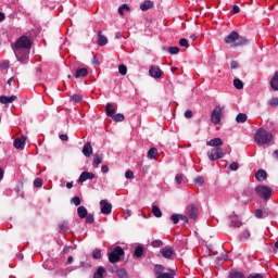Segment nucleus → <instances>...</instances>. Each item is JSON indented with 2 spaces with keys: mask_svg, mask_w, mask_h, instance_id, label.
Returning <instances> with one entry per match:
<instances>
[{
  "mask_svg": "<svg viewBox=\"0 0 278 278\" xmlns=\"http://www.w3.org/2000/svg\"><path fill=\"white\" fill-rule=\"evenodd\" d=\"M170 220H173L174 225H177L179 223V214L172 215Z\"/></svg>",
  "mask_w": 278,
  "mask_h": 278,
  "instance_id": "49530a36",
  "label": "nucleus"
},
{
  "mask_svg": "<svg viewBox=\"0 0 278 278\" xmlns=\"http://www.w3.org/2000/svg\"><path fill=\"white\" fill-rule=\"evenodd\" d=\"M31 50V39L27 36L20 37L14 46L13 51L15 53L16 59L22 64H25L27 60H29V51Z\"/></svg>",
  "mask_w": 278,
  "mask_h": 278,
  "instance_id": "f257e3e1",
  "label": "nucleus"
},
{
  "mask_svg": "<svg viewBox=\"0 0 278 278\" xmlns=\"http://www.w3.org/2000/svg\"><path fill=\"white\" fill-rule=\"evenodd\" d=\"M254 214H255L256 218H263V216H264V212L260 208L256 210Z\"/></svg>",
  "mask_w": 278,
  "mask_h": 278,
  "instance_id": "3c124183",
  "label": "nucleus"
},
{
  "mask_svg": "<svg viewBox=\"0 0 278 278\" xmlns=\"http://www.w3.org/2000/svg\"><path fill=\"white\" fill-rule=\"evenodd\" d=\"M225 112V106L223 105H216L214 110L211 113V122L213 125H220V121H223Z\"/></svg>",
  "mask_w": 278,
  "mask_h": 278,
  "instance_id": "7ed1b4c3",
  "label": "nucleus"
},
{
  "mask_svg": "<svg viewBox=\"0 0 278 278\" xmlns=\"http://www.w3.org/2000/svg\"><path fill=\"white\" fill-rule=\"evenodd\" d=\"M125 10H126L127 12H129V7H128L127 4H123V5L118 9V14H119L121 16H125Z\"/></svg>",
  "mask_w": 278,
  "mask_h": 278,
  "instance_id": "c9c22d12",
  "label": "nucleus"
},
{
  "mask_svg": "<svg viewBox=\"0 0 278 278\" xmlns=\"http://www.w3.org/2000/svg\"><path fill=\"white\" fill-rule=\"evenodd\" d=\"M206 155L211 162H216V160H223L226 153L223 148H213L207 151Z\"/></svg>",
  "mask_w": 278,
  "mask_h": 278,
  "instance_id": "39448f33",
  "label": "nucleus"
},
{
  "mask_svg": "<svg viewBox=\"0 0 278 278\" xmlns=\"http://www.w3.org/2000/svg\"><path fill=\"white\" fill-rule=\"evenodd\" d=\"M166 51H168V53L172 55H177V53H179V47H169L166 48Z\"/></svg>",
  "mask_w": 278,
  "mask_h": 278,
  "instance_id": "72a5a7b5",
  "label": "nucleus"
},
{
  "mask_svg": "<svg viewBox=\"0 0 278 278\" xmlns=\"http://www.w3.org/2000/svg\"><path fill=\"white\" fill-rule=\"evenodd\" d=\"M86 223H87L88 225H92V223H94V215H92V214H87V216H86Z\"/></svg>",
  "mask_w": 278,
  "mask_h": 278,
  "instance_id": "ea45409f",
  "label": "nucleus"
},
{
  "mask_svg": "<svg viewBox=\"0 0 278 278\" xmlns=\"http://www.w3.org/2000/svg\"><path fill=\"white\" fill-rule=\"evenodd\" d=\"M192 116H193L192 111L187 110V111L185 112V118H192Z\"/></svg>",
  "mask_w": 278,
  "mask_h": 278,
  "instance_id": "6e6d98bb",
  "label": "nucleus"
},
{
  "mask_svg": "<svg viewBox=\"0 0 278 278\" xmlns=\"http://www.w3.org/2000/svg\"><path fill=\"white\" fill-rule=\"evenodd\" d=\"M92 257H93V260H101V250L96 249V250L92 252Z\"/></svg>",
  "mask_w": 278,
  "mask_h": 278,
  "instance_id": "4c0bfd02",
  "label": "nucleus"
},
{
  "mask_svg": "<svg viewBox=\"0 0 278 278\" xmlns=\"http://www.w3.org/2000/svg\"><path fill=\"white\" fill-rule=\"evenodd\" d=\"M0 67L1 68H10V63L9 62L2 63V64H0Z\"/></svg>",
  "mask_w": 278,
  "mask_h": 278,
  "instance_id": "0e129e2a",
  "label": "nucleus"
},
{
  "mask_svg": "<svg viewBox=\"0 0 278 278\" xmlns=\"http://www.w3.org/2000/svg\"><path fill=\"white\" fill-rule=\"evenodd\" d=\"M77 214H78L79 218H86L88 216V210L85 208V206H79L77 208Z\"/></svg>",
  "mask_w": 278,
  "mask_h": 278,
  "instance_id": "393cba45",
  "label": "nucleus"
},
{
  "mask_svg": "<svg viewBox=\"0 0 278 278\" xmlns=\"http://www.w3.org/2000/svg\"><path fill=\"white\" fill-rule=\"evenodd\" d=\"M254 141L256 142V144H258V147H264V144H270V142H273V134L264 128H260L258 130H256Z\"/></svg>",
  "mask_w": 278,
  "mask_h": 278,
  "instance_id": "f03ea898",
  "label": "nucleus"
},
{
  "mask_svg": "<svg viewBox=\"0 0 278 278\" xmlns=\"http://www.w3.org/2000/svg\"><path fill=\"white\" fill-rule=\"evenodd\" d=\"M270 86H271L273 90L278 91V72H276L275 75L273 76V78L270 80Z\"/></svg>",
  "mask_w": 278,
  "mask_h": 278,
  "instance_id": "5701e85b",
  "label": "nucleus"
},
{
  "mask_svg": "<svg viewBox=\"0 0 278 278\" xmlns=\"http://www.w3.org/2000/svg\"><path fill=\"white\" fill-rule=\"evenodd\" d=\"M232 227H242V222H240L238 218L232 219Z\"/></svg>",
  "mask_w": 278,
  "mask_h": 278,
  "instance_id": "de8ad7c7",
  "label": "nucleus"
},
{
  "mask_svg": "<svg viewBox=\"0 0 278 278\" xmlns=\"http://www.w3.org/2000/svg\"><path fill=\"white\" fill-rule=\"evenodd\" d=\"M103 275H105V269L103 267H99L93 274V278H103Z\"/></svg>",
  "mask_w": 278,
  "mask_h": 278,
  "instance_id": "7c9ffc66",
  "label": "nucleus"
},
{
  "mask_svg": "<svg viewBox=\"0 0 278 278\" xmlns=\"http://www.w3.org/2000/svg\"><path fill=\"white\" fill-rule=\"evenodd\" d=\"M179 220H184L185 223H188V215H178Z\"/></svg>",
  "mask_w": 278,
  "mask_h": 278,
  "instance_id": "13d9d810",
  "label": "nucleus"
},
{
  "mask_svg": "<svg viewBox=\"0 0 278 278\" xmlns=\"http://www.w3.org/2000/svg\"><path fill=\"white\" fill-rule=\"evenodd\" d=\"M122 37H123V33L118 31V33L115 34V38H117V39H121Z\"/></svg>",
  "mask_w": 278,
  "mask_h": 278,
  "instance_id": "338daca9",
  "label": "nucleus"
},
{
  "mask_svg": "<svg viewBox=\"0 0 278 278\" xmlns=\"http://www.w3.org/2000/svg\"><path fill=\"white\" fill-rule=\"evenodd\" d=\"M230 169L231 170H238V163L233 162L230 164Z\"/></svg>",
  "mask_w": 278,
  "mask_h": 278,
  "instance_id": "4d7b16f0",
  "label": "nucleus"
},
{
  "mask_svg": "<svg viewBox=\"0 0 278 278\" xmlns=\"http://www.w3.org/2000/svg\"><path fill=\"white\" fill-rule=\"evenodd\" d=\"M228 278H244V274L242 271L231 270Z\"/></svg>",
  "mask_w": 278,
  "mask_h": 278,
  "instance_id": "c756f323",
  "label": "nucleus"
},
{
  "mask_svg": "<svg viewBox=\"0 0 278 278\" xmlns=\"http://www.w3.org/2000/svg\"><path fill=\"white\" fill-rule=\"evenodd\" d=\"M154 275L156 278H175L173 273H164V267L162 265L154 266Z\"/></svg>",
  "mask_w": 278,
  "mask_h": 278,
  "instance_id": "0eeeda50",
  "label": "nucleus"
},
{
  "mask_svg": "<svg viewBox=\"0 0 278 278\" xmlns=\"http://www.w3.org/2000/svg\"><path fill=\"white\" fill-rule=\"evenodd\" d=\"M100 206L102 214H112V203L108 202V200H101Z\"/></svg>",
  "mask_w": 278,
  "mask_h": 278,
  "instance_id": "9d476101",
  "label": "nucleus"
},
{
  "mask_svg": "<svg viewBox=\"0 0 278 278\" xmlns=\"http://www.w3.org/2000/svg\"><path fill=\"white\" fill-rule=\"evenodd\" d=\"M111 118H113V121H115V123H123V121H125V115L118 113L113 115Z\"/></svg>",
  "mask_w": 278,
  "mask_h": 278,
  "instance_id": "473e14b6",
  "label": "nucleus"
},
{
  "mask_svg": "<svg viewBox=\"0 0 278 278\" xmlns=\"http://www.w3.org/2000/svg\"><path fill=\"white\" fill-rule=\"evenodd\" d=\"M27 140L26 136H21L20 138H16L14 140V147L15 149H25V142Z\"/></svg>",
  "mask_w": 278,
  "mask_h": 278,
  "instance_id": "4468645a",
  "label": "nucleus"
},
{
  "mask_svg": "<svg viewBox=\"0 0 278 278\" xmlns=\"http://www.w3.org/2000/svg\"><path fill=\"white\" fill-rule=\"evenodd\" d=\"M86 76H88V68L86 67H78L74 74V77H76V79H80L81 77Z\"/></svg>",
  "mask_w": 278,
  "mask_h": 278,
  "instance_id": "f3484780",
  "label": "nucleus"
},
{
  "mask_svg": "<svg viewBox=\"0 0 278 278\" xmlns=\"http://www.w3.org/2000/svg\"><path fill=\"white\" fill-rule=\"evenodd\" d=\"M125 177H126V179H134V172L127 170V172L125 173Z\"/></svg>",
  "mask_w": 278,
  "mask_h": 278,
  "instance_id": "603ef678",
  "label": "nucleus"
},
{
  "mask_svg": "<svg viewBox=\"0 0 278 278\" xmlns=\"http://www.w3.org/2000/svg\"><path fill=\"white\" fill-rule=\"evenodd\" d=\"M248 119H249V116H247V114L244 113H239L236 117L237 123H247Z\"/></svg>",
  "mask_w": 278,
  "mask_h": 278,
  "instance_id": "cd10ccee",
  "label": "nucleus"
},
{
  "mask_svg": "<svg viewBox=\"0 0 278 278\" xmlns=\"http://www.w3.org/2000/svg\"><path fill=\"white\" fill-rule=\"evenodd\" d=\"M232 12H233L235 14H238V13L240 12V7H239V5H233V7H232Z\"/></svg>",
  "mask_w": 278,
  "mask_h": 278,
  "instance_id": "052dcab7",
  "label": "nucleus"
},
{
  "mask_svg": "<svg viewBox=\"0 0 278 278\" xmlns=\"http://www.w3.org/2000/svg\"><path fill=\"white\" fill-rule=\"evenodd\" d=\"M35 188H42V179L36 178L34 181Z\"/></svg>",
  "mask_w": 278,
  "mask_h": 278,
  "instance_id": "c03bdc74",
  "label": "nucleus"
},
{
  "mask_svg": "<svg viewBox=\"0 0 278 278\" xmlns=\"http://www.w3.org/2000/svg\"><path fill=\"white\" fill-rule=\"evenodd\" d=\"M179 45H180V47H186V49H188V47H190V45L188 43V39H186V38L180 39Z\"/></svg>",
  "mask_w": 278,
  "mask_h": 278,
  "instance_id": "37998d69",
  "label": "nucleus"
},
{
  "mask_svg": "<svg viewBox=\"0 0 278 278\" xmlns=\"http://www.w3.org/2000/svg\"><path fill=\"white\" fill-rule=\"evenodd\" d=\"M14 101H16V96H1L0 97V103H2V105H8V103H14Z\"/></svg>",
  "mask_w": 278,
  "mask_h": 278,
  "instance_id": "a211bd4d",
  "label": "nucleus"
},
{
  "mask_svg": "<svg viewBox=\"0 0 278 278\" xmlns=\"http://www.w3.org/2000/svg\"><path fill=\"white\" fill-rule=\"evenodd\" d=\"M256 194H258L261 197V199H270V197H273V190H270V188L266 187V186H258L255 189Z\"/></svg>",
  "mask_w": 278,
  "mask_h": 278,
  "instance_id": "423d86ee",
  "label": "nucleus"
},
{
  "mask_svg": "<svg viewBox=\"0 0 278 278\" xmlns=\"http://www.w3.org/2000/svg\"><path fill=\"white\" fill-rule=\"evenodd\" d=\"M143 253H144V249H142V247H137L135 249V257H142Z\"/></svg>",
  "mask_w": 278,
  "mask_h": 278,
  "instance_id": "f704fd0d",
  "label": "nucleus"
},
{
  "mask_svg": "<svg viewBox=\"0 0 278 278\" xmlns=\"http://www.w3.org/2000/svg\"><path fill=\"white\" fill-rule=\"evenodd\" d=\"M233 86L235 88H237V90H242V88H244V83H242V80L237 78L233 80Z\"/></svg>",
  "mask_w": 278,
  "mask_h": 278,
  "instance_id": "2f4dec72",
  "label": "nucleus"
},
{
  "mask_svg": "<svg viewBox=\"0 0 278 278\" xmlns=\"http://www.w3.org/2000/svg\"><path fill=\"white\" fill-rule=\"evenodd\" d=\"M184 179V176L181 174H177L175 177L176 182L179 185L181 184V180Z\"/></svg>",
  "mask_w": 278,
  "mask_h": 278,
  "instance_id": "864d4df0",
  "label": "nucleus"
},
{
  "mask_svg": "<svg viewBox=\"0 0 278 278\" xmlns=\"http://www.w3.org/2000/svg\"><path fill=\"white\" fill-rule=\"evenodd\" d=\"M243 238H251V232H249V230H244L242 233Z\"/></svg>",
  "mask_w": 278,
  "mask_h": 278,
  "instance_id": "680f3d73",
  "label": "nucleus"
},
{
  "mask_svg": "<svg viewBox=\"0 0 278 278\" xmlns=\"http://www.w3.org/2000/svg\"><path fill=\"white\" fill-rule=\"evenodd\" d=\"M157 150L155 148H151L149 151H148V157L149 160H157Z\"/></svg>",
  "mask_w": 278,
  "mask_h": 278,
  "instance_id": "bb28decb",
  "label": "nucleus"
},
{
  "mask_svg": "<svg viewBox=\"0 0 278 278\" xmlns=\"http://www.w3.org/2000/svg\"><path fill=\"white\" fill-rule=\"evenodd\" d=\"M110 251L111 252H109V262H111V264H116V262H121V257L125 255V251L118 245L114 249L110 248Z\"/></svg>",
  "mask_w": 278,
  "mask_h": 278,
  "instance_id": "20e7f679",
  "label": "nucleus"
},
{
  "mask_svg": "<svg viewBox=\"0 0 278 278\" xmlns=\"http://www.w3.org/2000/svg\"><path fill=\"white\" fill-rule=\"evenodd\" d=\"M66 229H68V224L63 223L60 225V231H66Z\"/></svg>",
  "mask_w": 278,
  "mask_h": 278,
  "instance_id": "5fc2aeb1",
  "label": "nucleus"
},
{
  "mask_svg": "<svg viewBox=\"0 0 278 278\" xmlns=\"http://www.w3.org/2000/svg\"><path fill=\"white\" fill-rule=\"evenodd\" d=\"M88 179H94V174L91 172H83L78 178L79 184H84V181H88Z\"/></svg>",
  "mask_w": 278,
  "mask_h": 278,
  "instance_id": "f8f14e48",
  "label": "nucleus"
},
{
  "mask_svg": "<svg viewBox=\"0 0 278 278\" xmlns=\"http://www.w3.org/2000/svg\"><path fill=\"white\" fill-rule=\"evenodd\" d=\"M118 72H119V74L121 75H127V66H125V65H119L118 66Z\"/></svg>",
  "mask_w": 278,
  "mask_h": 278,
  "instance_id": "79ce46f5",
  "label": "nucleus"
},
{
  "mask_svg": "<svg viewBox=\"0 0 278 278\" xmlns=\"http://www.w3.org/2000/svg\"><path fill=\"white\" fill-rule=\"evenodd\" d=\"M204 179H203V177H201V176H198L195 179H194V184H197L198 186H203V184H204Z\"/></svg>",
  "mask_w": 278,
  "mask_h": 278,
  "instance_id": "a18cd8bd",
  "label": "nucleus"
},
{
  "mask_svg": "<svg viewBox=\"0 0 278 278\" xmlns=\"http://www.w3.org/2000/svg\"><path fill=\"white\" fill-rule=\"evenodd\" d=\"M83 154L85 155V157H90V155H92V146L90 144V142H87L84 146Z\"/></svg>",
  "mask_w": 278,
  "mask_h": 278,
  "instance_id": "6ab92c4d",
  "label": "nucleus"
},
{
  "mask_svg": "<svg viewBox=\"0 0 278 278\" xmlns=\"http://www.w3.org/2000/svg\"><path fill=\"white\" fill-rule=\"evenodd\" d=\"M237 38H238V33L237 31H232L231 34L226 36L225 42H226V45H230V47H233V45H236V39Z\"/></svg>",
  "mask_w": 278,
  "mask_h": 278,
  "instance_id": "ddd939ff",
  "label": "nucleus"
},
{
  "mask_svg": "<svg viewBox=\"0 0 278 278\" xmlns=\"http://www.w3.org/2000/svg\"><path fill=\"white\" fill-rule=\"evenodd\" d=\"M103 162V154H94L93 156V167L99 168V164Z\"/></svg>",
  "mask_w": 278,
  "mask_h": 278,
  "instance_id": "4be33fe9",
  "label": "nucleus"
},
{
  "mask_svg": "<svg viewBox=\"0 0 278 278\" xmlns=\"http://www.w3.org/2000/svg\"><path fill=\"white\" fill-rule=\"evenodd\" d=\"M105 112H106V116H114V114H116V106H114V104H110L108 103L105 106Z\"/></svg>",
  "mask_w": 278,
  "mask_h": 278,
  "instance_id": "412c9836",
  "label": "nucleus"
},
{
  "mask_svg": "<svg viewBox=\"0 0 278 278\" xmlns=\"http://www.w3.org/2000/svg\"><path fill=\"white\" fill-rule=\"evenodd\" d=\"M151 8H153V2L151 0H147L140 5L142 12H147V10H151Z\"/></svg>",
  "mask_w": 278,
  "mask_h": 278,
  "instance_id": "b1692460",
  "label": "nucleus"
},
{
  "mask_svg": "<svg viewBox=\"0 0 278 278\" xmlns=\"http://www.w3.org/2000/svg\"><path fill=\"white\" fill-rule=\"evenodd\" d=\"M160 253L162 254L165 260H173V256L175 255V250L170 247H165L161 249Z\"/></svg>",
  "mask_w": 278,
  "mask_h": 278,
  "instance_id": "9b49d317",
  "label": "nucleus"
},
{
  "mask_svg": "<svg viewBox=\"0 0 278 278\" xmlns=\"http://www.w3.org/2000/svg\"><path fill=\"white\" fill-rule=\"evenodd\" d=\"M268 104L271 105V108H277V105H278V98H271L268 101Z\"/></svg>",
  "mask_w": 278,
  "mask_h": 278,
  "instance_id": "a19ab883",
  "label": "nucleus"
},
{
  "mask_svg": "<svg viewBox=\"0 0 278 278\" xmlns=\"http://www.w3.org/2000/svg\"><path fill=\"white\" fill-rule=\"evenodd\" d=\"M152 247H153L154 249H160V247H164V242H162V240H154V241L152 242Z\"/></svg>",
  "mask_w": 278,
  "mask_h": 278,
  "instance_id": "58836bf2",
  "label": "nucleus"
},
{
  "mask_svg": "<svg viewBox=\"0 0 278 278\" xmlns=\"http://www.w3.org/2000/svg\"><path fill=\"white\" fill-rule=\"evenodd\" d=\"M81 96H79V94H74L73 97H72V101H74V103H79L80 101H81Z\"/></svg>",
  "mask_w": 278,
  "mask_h": 278,
  "instance_id": "09e8293b",
  "label": "nucleus"
},
{
  "mask_svg": "<svg viewBox=\"0 0 278 278\" xmlns=\"http://www.w3.org/2000/svg\"><path fill=\"white\" fill-rule=\"evenodd\" d=\"M72 203H74V205H80L81 204V200L79 199V197H74L72 199Z\"/></svg>",
  "mask_w": 278,
  "mask_h": 278,
  "instance_id": "8fccbe9b",
  "label": "nucleus"
},
{
  "mask_svg": "<svg viewBox=\"0 0 278 278\" xmlns=\"http://www.w3.org/2000/svg\"><path fill=\"white\" fill-rule=\"evenodd\" d=\"M244 45H249V39L240 37V34L237 33V39L235 40L233 47H244Z\"/></svg>",
  "mask_w": 278,
  "mask_h": 278,
  "instance_id": "2eb2a0df",
  "label": "nucleus"
},
{
  "mask_svg": "<svg viewBox=\"0 0 278 278\" xmlns=\"http://www.w3.org/2000/svg\"><path fill=\"white\" fill-rule=\"evenodd\" d=\"M237 66H238V62L232 61V62H231V68H236Z\"/></svg>",
  "mask_w": 278,
  "mask_h": 278,
  "instance_id": "774afa93",
  "label": "nucleus"
},
{
  "mask_svg": "<svg viewBox=\"0 0 278 278\" xmlns=\"http://www.w3.org/2000/svg\"><path fill=\"white\" fill-rule=\"evenodd\" d=\"M60 140H62L63 142L68 141V135H60Z\"/></svg>",
  "mask_w": 278,
  "mask_h": 278,
  "instance_id": "bf43d9fd",
  "label": "nucleus"
},
{
  "mask_svg": "<svg viewBox=\"0 0 278 278\" xmlns=\"http://www.w3.org/2000/svg\"><path fill=\"white\" fill-rule=\"evenodd\" d=\"M2 21H5V14L0 12V23H2Z\"/></svg>",
  "mask_w": 278,
  "mask_h": 278,
  "instance_id": "69168bd1",
  "label": "nucleus"
},
{
  "mask_svg": "<svg viewBox=\"0 0 278 278\" xmlns=\"http://www.w3.org/2000/svg\"><path fill=\"white\" fill-rule=\"evenodd\" d=\"M101 170L102 173H108L110 170V167H108V165H102Z\"/></svg>",
  "mask_w": 278,
  "mask_h": 278,
  "instance_id": "e2e57ef3",
  "label": "nucleus"
},
{
  "mask_svg": "<svg viewBox=\"0 0 278 278\" xmlns=\"http://www.w3.org/2000/svg\"><path fill=\"white\" fill-rule=\"evenodd\" d=\"M186 214L189 216V218L194 219L199 215V208L197 207V205L190 204L186 208Z\"/></svg>",
  "mask_w": 278,
  "mask_h": 278,
  "instance_id": "1a4fd4ad",
  "label": "nucleus"
},
{
  "mask_svg": "<svg viewBox=\"0 0 278 278\" xmlns=\"http://www.w3.org/2000/svg\"><path fill=\"white\" fill-rule=\"evenodd\" d=\"M255 177L257 179V181H264L267 177V174H266V170H258L256 174H255Z\"/></svg>",
  "mask_w": 278,
  "mask_h": 278,
  "instance_id": "a878e982",
  "label": "nucleus"
},
{
  "mask_svg": "<svg viewBox=\"0 0 278 278\" xmlns=\"http://www.w3.org/2000/svg\"><path fill=\"white\" fill-rule=\"evenodd\" d=\"M152 214H153L156 218H162V210H160V206L153 205V206H152Z\"/></svg>",
  "mask_w": 278,
  "mask_h": 278,
  "instance_id": "c85d7f7f",
  "label": "nucleus"
},
{
  "mask_svg": "<svg viewBox=\"0 0 278 278\" xmlns=\"http://www.w3.org/2000/svg\"><path fill=\"white\" fill-rule=\"evenodd\" d=\"M98 45L99 47H105V45H108V37H105L102 31L98 33Z\"/></svg>",
  "mask_w": 278,
  "mask_h": 278,
  "instance_id": "aec40b11",
  "label": "nucleus"
},
{
  "mask_svg": "<svg viewBox=\"0 0 278 278\" xmlns=\"http://www.w3.org/2000/svg\"><path fill=\"white\" fill-rule=\"evenodd\" d=\"M206 146L214 147V149L220 148V147H223V139L222 138L211 139L210 141L206 142Z\"/></svg>",
  "mask_w": 278,
  "mask_h": 278,
  "instance_id": "dca6fc26",
  "label": "nucleus"
},
{
  "mask_svg": "<svg viewBox=\"0 0 278 278\" xmlns=\"http://www.w3.org/2000/svg\"><path fill=\"white\" fill-rule=\"evenodd\" d=\"M117 277L128 278L129 276L127 275V270H125L124 268H121V269L117 270Z\"/></svg>",
  "mask_w": 278,
  "mask_h": 278,
  "instance_id": "e433bc0d",
  "label": "nucleus"
},
{
  "mask_svg": "<svg viewBox=\"0 0 278 278\" xmlns=\"http://www.w3.org/2000/svg\"><path fill=\"white\" fill-rule=\"evenodd\" d=\"M149 75L152 76L154 79H162L164 77V72L160 66L152 65L149 70Z\"/></svg>",
  "mask_w": 278,
  "mask_h": 278,
  "instance_id": "6e6552de",
  "label": "nucleus"
}]
</instances>
